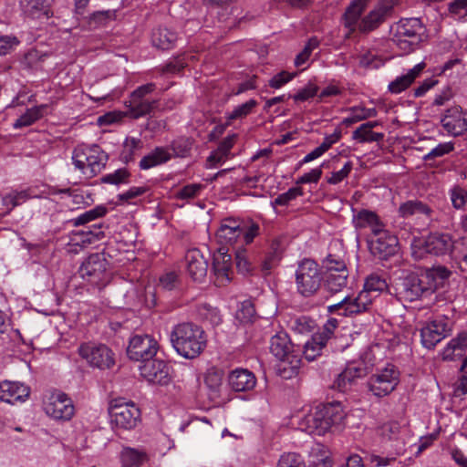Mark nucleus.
<instances>
[{
	"mask_svg": "<svg viewBox=\"0 0 467 467\" xmlns=\"http://www.w3.org/2000/svg\"><path fill=\"white\" fill-rule=\"evenodd\" d=\"M257 106L255 99H249L245 103H243L235 107L231 112L226 113L228 120H234L238 119H244L252 113L253 109Z\"/></svg>",
	"mask_w": 467,
	"mask_h": 467,
	"instance_id": "45",
	"label": "nucleus"
},
{
	"mask_svg": "<svg viewBox=\"0 0 467 467\" xmlns=\"http://www.w3.org/2000/svg\"><path fill=\"white\" fill-rule=\"evenodd\" d=\"M401 431L402 428L398 421H389L384 424L381 428L382 435L388 438L389 440L400 439Z\"/></svg>",
	"mask_w": 467,
	"mask_h": 467,
	"instance_id": "55",
	"label": "nucleus"
},
{
	"mask_svg": "<svg viewBox=\"0 0 467 467\" xmlns=\"http://www.w3.org/2000/svg\"><path fill=\"white\" fill-rule=\"evenodd\" d=\"M347 413L339 401L320 404L298 420V428L311 435H324L333 426L340 425Z\"/></svg>",
	"mask_w": 467,
	"mask_h": 467,
	"instance_id": "2",
	"label": "nucleus"
},
{
	"mask_svg": "<svg viewBox=\"0 0 467 467\" xmlns=\"http://www.w3.org/2000/svg\"><path fill=\"white\" fill-rule=\"evenodd\" d=\"M109 412L111 423L123 430L133 429L140 416L139 408L133 402H126L122 399L112 400Z\"/></svg>",
	"mask_w": 467,
	"mask_h": 467,
	"instance_id": "13",
	"label": "nucleus"
},
{
	"mask_svg": "<svg viewBox=\"0 0 467 467\" xmlns=\"http://www.w3.org/2000/svg\"><path fill=\"white\" fill-rule=\"evenodd\" d=\"M296 76V73H289L287 71H281L275 75L269 80V86L275 89H279L286 83L291 81Z\"/></svg>",
	"mask_w": 467,
	"mask_h": 467,
	"instance_id": "54",
	"label": "nucleus"
},
{
	"mask_svg": "<svg viewBox=\"0 0 467 467\" xmlns=\"http://www.w3.org/2000/svg\"><path fill=\"white\" fill-rule=\"evenodd\" d=\"M352 169L353 163L347 161L339 171L331 172L330 175L326 178V181L328 184L337 185L348 177Z\"/></svg>",
	"mask_w": 467,
	"mask_h": 467,
	"instance_id": "50",
	"label": "nucleus"
},
{
	"mask_svg": "<svg viewBox=\"0 0 467 467\" xmlns=\"http://www.w3.org/2000/svg\"><path fill=\"white\" fill-rule=\"evenodd\" d=\"M303 194V191L299 187H292L288 189L284 193L279 194L274 201H272L271 204L275 207L279 206H286L296 197L301 196Z\"/></svg>",
	"mask_w": 467,
	"mask_h": 467,
	"instance_id": "49",
	"label": "nucleus"
},
{
	"mask_svg": "<svg viewBox=\"0 0 467 467\" xmlns=\"http://www.w3.org/2000/svg\"><path fill=\"white\" fill-rule=\"evenodd\" d=\"M402 295L408 301H415L422 296L430 295L420 275H410L402 283Z\"/></svg>",
	"mask_w": 467,
	"mask_h": 467,
	"instance_id": "32",
	"label": "nucleus"
},
{
	"mask_svg": "<svg viewBox=\"0 0 467 467\" xmlns=\"http://www.w3.org/2000/svg\"><path fill=\"white\" fill-rule=\"evenodd\" d=\"M259 232V226L255 223H253L249 226L244 224L242 223V235L244 238V241L246 244L253 242L254 237L258 234Z\"/></svg>",
	"mask_w": 467,
	"mask_h": 467,
	"instance_id": "62",
	"label": "nucleus"
},
{
	"mask_svg": "<svg viewBox=\"0 0 467 467\" xmlns=\"http://www.w3.org/2000/svg\"><path fill=\"white\" fill-rule=\"evenodd\" d=\"M325 286L331 294L340 292L348 284V270L342 260L329 255L326 262Z\"/></svg>",
	"mask_w": 467,
	"mask_h": 467,
	"instance_id": "16",
	"label": "nucleus"
},
{
	"mask_svg": "<svg viewBox=\"0 0 467 467\" xmlns=\"http://www.w3.org/2000/svg\"><path fill=\"white\" fill-rule=\"evenodd\" d=\"M289 327L298 334H306L312 330L314 321L306 316L293 317L289 320Z\"/></svg>",
	"mask_w": 467,
	"mask_h": 467,
	"instance_id": "44",
	"label": "nucleus"
},
{
	"mask_svg": "<svg viewBox=\"0 0 467 467\" xmlns=\"http://www.w3.org/2000/svg\"><path fill=\"white\" fill-rule=\"evenodd\" d=\"M228 384L236 392L249 391L255 387L256 378L246 368H235L228 375Z\"/></svg>",
	"mask_w": 467,
	"mask_h": 467,
	"instance_id": "25",
	"label": "nucleus"
},
{
	"mask_svg": "<svg viewBox=\"0 0 467 467\" xmlns=\"http://www.w3.org/2000/svg\"><path fill=\"white\" fill-rule=\"evenodd\" d=\"M140 376L150 384L168 385L171 379L169 365L161 359H150L139 367Z\"/></svg>",
	"mask_w": 467,
	"mask_h": 467,
	"instance_id": "19",
	"label": "nucleus"
},
{
	"mask_svg": "<svg viewBox=\"0 0 467 467\" xmlns=\"http://www.w3.org/2000/svg\"><path fill=\"white\" fill-rule=\"evenodd\" d=\"M366 369L363 365L349 363L346 368L337 375L334 381V387L339 391H347L358 379L364 377Z\"/></svg>",
	"mask_w": 467,
	"mask_h": 467,
	"instance_id": "26",
	"label": "nucleus"
},
{
	"mask_svg": "<svg viewBox=\"0 0 467 467\" xmlns=\"http://www.w3.org/2000/svg\"><path fill=\"white\" fill-rule=\"evenodd\" d=\"M431 208L419 200L407 201L401 203L399 207V214L403 218L416 216L417 218L429 219L431 217Z\"/></svg>",
	"mask_w": 467,
	"mask_h": 467,
	"instance_id": "35",
	"label": "nucleus"
},
{
	"mask_svg": "<svg viewBox=\"0 0 467 467\" xmlns=\"http://www.w3.org/2000/svg\"><path fill=\"white\" fill-rule=\"evenodd\" d=\"M270 351L279 360L277 373L289 379L296 376L301 367V348L292 344L288 335L280 331L271 337Z\"/></svg>",
	"mask_w": 467,
	"mask_h": 467,
	"instance_id": "4",
	"label": "nucleus"
},
{
	"mask_svg": "<svg viewBox=\"0 0 467 467\" xmlns=\"http://www.w3.org/2000/svg\"><path fill=\"white\" fill-rule=\"evenodd\" d=\"M242 235V223L233 218H225L222 221L216 236L222 244H233Z\"/></svg>",
	"mask_w": 467,
	"mask_h": 467,
	"instance_id": "29",
	"label": "nucleus"
},
{
	"mask_svg": "<svg viewBox=\"0 0 467 467\" xmlns=\"http://www.w3.org/2000/svg\"><path fill=\"white\" fill-rule=\"evenodd\" d=\"M18 44L19 40L16 36H0V56L7 54Z\"/></svg>",
	"mask_w": 467,
	"mask_h": 467,
	"instance_id": "60",
	"label": "nucleus"
},
{
	"mask_svg": "<svg viewBox=\"0 0 467 467\" xmlns=\"http://www.w3.org/2000/svg\"><path fill=\"white\" fill-rule=\"evenodd\" d=\"M277 467H306V464L299 454L287 452L280 456Z\"/></svg>",
	"mask_w": 467,
	"mask_h": 467,
	"instance_id": "51",
	"label": "nucleus"
},
{
	"mask_svg": "<svg viewBox=\"0 0 467 467\" xmlns=\"http://www.w3.org/2000/svg\"><path fill=\"white\" fill-rule=\"evenodd\" d=\"M325 165V162L322 163L321 166L312 169L310 171L304 173L301 177H299L296 181L297 184H307V183H317L322 176V167Z\"/></svg>",
	"mask_w": 467,
	"mask_h": 467,
	"instance_id": "56",
	"label": "nucleus"
},
{
	"mask_svg": "<svg viewBox=\"0 0 467 467\" xmlns=\"http://www.w3.org/2000/svg\"><path fill=\"white\" fill-rule=\"evenodd\" d=\"M338 322L336 318H329L323 326L320 332L315 334L320 337V340L327 344V340L333 336L335 329L337 327Z\"/></svg>",
	"mask_w": 467,
	"mask_h": 467,
	"instance_id": "57",
	"label": "nucleus"
},
{
	"mask_svg": "<svg viewBox=\"0 0 467 467\" xmlns=\"http://www.w3.org/2000/svg\"><path fill=\"white\" fill-rule=\"evenodd\" d=\"M320 337L314 335L311 339L305 343L303 354L306 360L313 361L321 354V350L326 346V343L320 340Z\"/></svg>",
	"mask_w": 467,
	"mask_h": 467,
	"instance_id": "43",
	"label": "nucleus"
},
{
	"mask_svg": "<svg viewBox=\"0 0 467 467\" xmlns=\"http://www.w3.org/2000/svg\"><path fill=\"white\" fill-rule=\"evenodd\" d=\"M318 91V88L315 85L309 84L306 87L300 89L297 93L293 96L295 101H306L311 98H314Z\"/></svg>",
	"mask_w": 467,
	"mask_h": 467,
	"instance_id": "59",
	"label": "nucleus"
},
{
	"mask_svg": "<svg viewBox=\"0 0 467 467\" xmlns=\"http://www.w3.org/2000/svg\"><path fill=\"white\" fill-rule=\"evenodd\" d=\"M378 115L375 108H365L363 106H355L349 109V115L343 119L346 125H352L358 121L374 118Z\"/></svg>",
	"mask_w": 467,
	"mask_h": 467,
	"instance_id": "40",
	"label": "nucleus"
},
{
	"mask_svg": "<svg viewBox=\"0 0 467 467\" xmlns=\"http://www.w3.org/2000/svg\"><path fill=\"white\" fill-rule=\"evenodd\" d=\"M108 266L109 262L104 254H91L80 265L79 275L88 283L102 286L109 280Z\"/></svg>",
	"mask_w": 467,
	"mask_h": 467,
	"instance_id": "11",
	"label": "nucleus"
},
{
	"mask_svg": "<svg viewBox=\"0 0 467 467\" xmlns=\"http://www.w3.org/2000/svg\"><path fill=\"white\" fill-rule=\"evenodd\" d=\"M78 355L93 368L104 370L115 364L114 353L104 344L86 342L78 347Z\"/></svg>",
	"mask_w": 467,
	"mask_h": 467,
	"instance_id": "10",
	"label": "nucleus"
},
{
	"mask_svg": "<svg viewBox=\"0 0 467 467\" xmlns=\"http://www.w3.org/2000/svg\"><path fill=\"white\" fill-rule=\"evenodd\" d=\"M170 339L175 351L180 356L188 359L199 357L207 344L203 329L189 322L174 326L171 332Z\"/></svg>",
	"mask_w": 467,
	"mask_h": 467,
	"instance_id": "3",
	"label": "nucleus"
},
{
	"mask_svg": "<svg viewBox=\"0 0 467 467\" xmlns=\"http://www.w3.org/2000/svg\"><path fill=\"white\" fill-rule=\"evenodd\" d=\"M453 248V241L449 234H431L423 242L412 246V254L420 259L425 254L441 255L450 253Z\"/></svg>",
	"mask_w": 467,
	"mask_h": 467,
	"instance_id": "15",
	"label": "nucleus"
},
{
	"mask_svg": "<svg viewBox=\"0 0 467 467\" xmlns=\"http://www.w3.org/2000/svg\"><path fill=\"white\" fill-rule=\"evenodd\" d=\"M453 322L444 315H439L427 321L420 329V343L427 349H433L452 331Z\"/></svg>",
	"mask_w": 467,
	"mask_h": 467,
	"instance_id": "9",
	"label": "nucleus"
},
{
	"mask_svg": "<svg viewBox=\"0 0 467 467\" xmlns=\"http://www.w3.org/2000/svg\"><path fill=\"white\" fill-rule=\"evenodd\" d=\"M400 382V372L394 365L388 364L373 374L368 381L369 391L378 398L389 395Z\"/></svg>",
	"mask_w": 467,
	"mask_h": 467,
	"instance_id": "12",
	"label": "nucleus"
},
{
	"mask_svg": "<svg viewBox=\"0 0 467 467\" xmlns=\"http://www.w3.org/2000/svg\"><path fill=\"white\" fill-rule=\"evenodd\" d=\"M398 1L379 0L377 5L365 16L360 18L369 0H352L343 16L344 26L348 28L349 34L356 30L362 33L370 32L386 20Z\"/></svg>",
	"mask_w": 467,
	"mask_h": 467,
	"instance_id": "1",
	"label": "nucleus"
},
{
	"mask_svg": "<svg viewBox=\"0 0 467 467\" xmlns=\"http://www.w3.org/2000/svg\"><path fill=\"white\" fill-rule=\"evenodd\" d=\"M47 108L48 106L47 104H41L26 109V110L13 123V128L17 130L33 125L44 117Z\"/></svg>",
	"mask_w": 467,
	"mask_h": 467,
	"instance_id": "37",
	"label": "nucleus"
},
{
	"mask_svg": "<svg viewBox=\"0 0 467 467\" xmlns=\"http://www.w3.org/2000/svg\"><path fill=\"white\" fill-rule=\"evenodd\" d=\"M171 159V153L169 148L156 147L140 160L139 166L141 170H149L166 163Z\"/></svg>",
	"mask_w": 467,
	"mask_h": 467,
	"instance_id": "36",
	"label": "nucleus"
},
{
	"mask_svg": "<svg viewBox=\"0 0 467 467\" xmlns=\"http://www.w3.org/2000/svg\"><path fill=\"white\" fill-rule=\"evenodd\" d=\"M454 150V143L451 141L439 143L436 147L431 149L423 159L425 161L434 160L436 158L442 157L449 154Z\"/></svg>",
	"mask_w": 467,
	"mask_h": 467,
	"instance_id": "52",
	"label": "nucleus"
},
{
	"mask_svg": "<svg viewBox=\"0 0 467 467\" xmlns=\"http://www.w3.org/2000/svg\"><path fill=\"white\" fill-rule=\"evenodd\" d=\"M352 222L356 229L369 228L373 235L382 233L386 228L378 214L367 209H362L354 214Z\"/></svg>",
	"mask_w": 467,
	"mask_h": 467,
	"instance_id": "27",
	"label": "nucleus"
},
{
	"mask_svg": "<svg viewBox=\"0 0 467 467\" xmlns=\"http://www.w3.org/2000/svg\"><path fill=\"white\" fill-rule=\"evenodd\" d=\"M193 140L187 137H179L171 143V150L174 157L186 158L191 154Z\"/></svg>",
	"mask_w": 467,
	"mask_h": 467,
	"instance_id": "42",
	"label": "nucleus"
},
{
	"mask_svg": "<svg viewBox=\"0 0 467 467\" xmlns=\"http://www.w3.org/2000/svg\"><path fill=\"white\" fill-rule=\"evenodd\" d=\"M120 457L125 467H138L148 461L146 452L130 447L122 450Z\"/></svg>",
	"mask_w": 467,
	"mask_h": 467,
	"instance_id": "39",
	"label": "nucleus"
},
{
	"mask_svg": "<svg viewBox=\"0 0 467 467\" xmlns=\"http://www.w3.org/2000/svg\"><path fill=\"white\" fill-rule=\"evenodd\" d=\"M148 191V188L145 186H133L130 187L126 192L119 194V200L121 201H130L133 198L141 196Z\"/></svg>",
	"mask_w": 467,
	"mask_h": 467,
	"instance_id": "63",
	"label": "nucleus"
},
{
	"mask_svg": "<svg viewBox=\"0 0 467 467\" xmlns=\"http://www.w3.org/2000/svg\"><path fill=\"white\" fill-rule=\"evenodd\" d=\"M176 41L177 34L166 27L157 28L151 35L152 45L162 50L172 48Z\"/></svg>",
	"mask_w": 467,
	"mask_h": 467,
	"instance_id": "38",
	"label": "nucleus"
},
{
	"mask_svg": "<svg viewBox=\"0 0 467 467\" xmlns=\"http://www.w3.org/2000/svg\"><path fill=\"white\" fill-rule=\"evenodd\" d=\"M178 275L174 272L164 274L160 278V285L164 289L171 290L176 286Z\"/></svg>",
	"mask_w": 467,
	"mask_h": 467,
	"instance_id": "64",
	"label": "nucleus"
},
{
	"mask_svg": "<svg viewBox=\"0 0 467 467\" xmlns=\"http://www.w3.org/2000/svg\"><path fill=\"white\" fill-rule=\"evenodd\" d=\"M391 30L393 43L405 53L414 50L424 32L421 21L416 17L400 19Z\"/></svg>",
	"mask_w": 467,
	"mask_h": 467,
	"instance_id": "7",
	"label": "nucleus"
},
{
	"mask_svg": "<svg viewBox=\"0 0 467 467\" xmlns=\"http://www.w3.org/2000/svg\"><path fill=\"white\" fill-rule=\"evenodd\" d=\"M296 291L304 297L317 294L321 287L323 276L318 265L311 259H304L296 270Z\"/></svg>",
	"mask_w": 467,
	"mask_h": 467,
	"instance_id": "8",
	"label": "nucleus"
},
{
	"mask_svg": "<svg viewBox=\"0 0 467 467\" xmlns=\"http://www.w3.org/2000/svg\"><path fill=\"white\" fill-rule=\"evenodd\" d=\"M30 396V388L19 381H0V402L15 405L26 402Z\"/></svg>",
	"mask_w": 467,
	"mask_h": 467,
	"instance_id": "21",
	"label": "nucleus"
},
{
	"mask_svg": "<svg viewBox=\"0 0 467 467\" xmlns=\"http://www.w3.org/2000/svg\"><path fill=\"white\" fill-rule=\"evenodd\" d=\"M23 14L32 19H48L53 12L47 0H20Z\"/></svg>",
	"mask_w": 467,
	"mask_h": 467,
	"instance_id": "30",
	"label": "nucleus"
},
{
	"mask_svg": "<svg viewBox=\"0 0 467 467\" xmlns=\"http://www.w3.org/2000/svg\"><path fill=\"white\" fill-rule=\"evenodd\" d=\"M467 350V333H460L456 337L451 339L440 355L442 360L454 361L461 359Z\"/></svg>",
	"mask_w": 467,
	"mask_h": 467,
	"instance_id": "33",
	"label": "nucleus"
},
{
	"mask_svg": "<svg viewBox=\"0 0 467 467\" xmlns=\"http://www.w3.org/2000/svg\"><path fill=\"white\" fill-rule=\"evenodd\" d=\"M449 15L457 21H467V0H454L448 5Z\"/></svg>",
	"mask_w": 467,
	"mask_h": 467,
	"instance_id": "46",
	"label": "nucleus"
},
{
	"mask_svg": "<svg viewBox=\"0 0 467 467\" xmlns=\"http://www.w3.org/2000/svg\"><path fill=\"white\" fill-rule=\"evenodd\" d=\"M373 300L366 291H360L357 295L346 296L341 301L337 304L327 306L330 313L337 312L341 316H352L368 309Z\"/></svg>",
	"mask_w": 467,
	"mask_h": 467,
	"instance_id": "17",
	"label": "nucleus"
},
{
	"mask_svg": "<svg viewBox=\"0 0 467 467\" xmlns=\"http://www.w3.org/2000/svg\"><path fill=\"white\" fill-rule=\"evenodd\" d=\"M130 172L126 168H120L108 173L101 178V182L107 184L119 185L129 182Z\"/></svg>",
	"mask_w": 467,
	"mask_h": 467,
	"instance_id": "47",
	"label": "nucleus"
},
{
	"mask_svg": "<svg viewBox=\"0 0 467 467\" xmlns=\"http://www.w3.org/2000/svg\"><path fill=\"white\" fill-rule=\"evenodd\" d=\"M236 136L234 134L224 138L217 149L211 152L207 158V168L213 169L224 163L231 156Z\"/></svg>",
	"mask_w": 467,
	"mask_h": 467,
	"instance_id": "34",
	"label": "nucleus"
},
{
	"mask_svg": "<svg viewBox=\"0 0 467 467\" xmlns=\"http://www.w3.org/2000/svg\"><path fill=\"white\" fill-rule=\"evenodd\" d=\"M184 261L186 272L193 281L202 282L204 280L208 271V261L199 249L188 250Z\"/></svg>",
	"mask_w": 467,
	"mask_h": 467,
	"instance_id": "23",
	"label": "nucleus"
},
{
	"mask_svg": "<svg viewBox=\"0 0 467 467\" xmlns=\"http://www.w3.org/2000/svg\"><path fill=\"white\" fill-rule=\"evenodd\" d=\"M43 409L48 417L56 420H69L75 413L71 399L67 394L57 390L45 396Z\"/></svg>",
	"mask_w": 467,
	"mask_h": 467,
	"instance_id": "14",
	"label": "nucleus"
},
{
	"mask_svg": "<svg viewBox=\"0 0 467 467\" xmlns=\"http://www.w3.org/2000/svg\"><path fill=\"white\" fill-rule=\"evenodd\" d=\"M204 189L202 183H191L183 186L176 192V198L179 200H191L200 196Z\"/></svg>",
	"mask_w": 467,
	"mask_h": 467,
	"instance_id": "48",
	"label": "nucleus"
},
{
	"mask_svg": "<svg viewBox=\"0 0 467 467\" xmlns=\"http://www.w3.org/2000/svg\"><path fill=\"white\" fill-rule=\"evenodd\" d=\"M385 289H387L386 280L377 274H371L366 278L362 291H366L374 300Z\"/></svg>",
	"mask_w": 467,
	"mask_h": 467,
	"instance_id": "41",
	"label": "nucleus"
},
{
	"mask_svg": "<svg viewBox=\"0 0 467 467\" xmlns=\"http://www.w3.org/2000/svg\"><path fill=\"white\" fill-rule=\"evenodd\" d=\"M443 130L451 136L458 137L467 132V109L461 107L448 109L441 119Z\"/></svg>",
	"mask_w": 467,
	"mask_h": 467,
	"instance_id": "20",
	"label": "nucleus"
},
{
	"mask_svg": "<svg viewBox=\"0 0 467 467\" xmlns=\"http://www.w3.org/2000/svg\"><path fill=\"white\" fill-rule=\"evenodd\" d=\"M213 271L215 275V285L223 286L231 280L232 274V256L227 252L219 249L213 254Z\"/></svg>",
	"mask_w": 467,
	"mask_h": 467,
	"instance_id": "24",
	"label": "nucleus"
},
{
	"mask_svg": "<svg viewBox=\"0 0 467 467\" xmlns=\"http://www.w3.org/2000/svg\"><path fill=\"white\" fill-rule=\"evenodd\" d=\"M374 239L369 241L370 252L379 259H387L396 254L398 250V239L386 228L382 233L376 234Z\"/></svg>",
	"mask_w": 467,
	"mask_h": 467,
	"instance_id": "22",
	"label": "nucleus"
},
{
	"mask_svg": "<svg viewBox=\"0 0 467 467\" xmlns=\"http://www.w3.org/2000/svg\"><path fill=\"white\" fill-rule=\"evenodd\" d=\"M255 314L254 307L250 301H244L236 311V318L241 323L251 322Z\"/></svg>",
	"mask_w": 467,
	"mask_h": 467,
	"instance_id": "53",
	"label": "nucleus"
},
{
	"mask_svg": "<svg viewBox=\"0 0 467 467\" xmlns=\"http://www.w3.org/2000/svg\"><path fill=\"white\" fill-rule=\"evenodd\" d=\"M438 80L434 78H428L424 79L415 89L414 97L420 98L424 96L430 89L437 85Z\"/></svg>",
	"mask_w": 467,
	"mask_h": 467,
	"instance_id": "61",
	"label": "nucleus"
},
{
	"mask_svg": "<svg viewBox=\"0 0 467 467\" xmlns=\"http://www.w3.org/2000/svg\"><path fill=\"white\" fill-rule=\"evenodd\" d=\"M108 159V154L96 144L78 145L71 158L74 169L87 179L98 175L106 166Z\"/></svg>",
	"mask_w": 467,
	"mask_h": 467,
	"instance_id": "6",
	"label": "nucleus"
},
{
	"mask_svg": "<svg viewBox=\"0 0 467 467\" xmlns=\"http://www.w3.org/2000/svg\"><path fill=\"white\" fill-rule=\"evenodd\" d=\"M451 275V272L442 265L426 269L420 274L423 284H425L430 294L433 293L439 287L443 286Z\"/></svg>",
	"mask_w": 467,
	"mask_h": 467,
	"instance_id": "28",
	"label": "nucleus"
},
{
	"mask_svg": "<svg viewBox=\"0 0 467 467\" xmlns=\"http://www.w3.org/2000/svg\"><path fill=\"white\" fill-rule=\"evenodd\" d=\"M154 83H147L137 88L125 101L126 112H109L99 118L100 125L112 124L119 121L123 116L132 119L143 117L152 110L156 101L150 96L155 90Z\"/></svg>",
	"mask_w": 467,
	"mask_h": 467,
	"instance_id": "5",
	"label": "nucleus"
},
{
	"mask_svg": "<svg viewBox=\"0 0 467 467\" xmlns=\"http://www.w3.org/2000/svg\"><path fill=\"white\" fill-rule=\"evenodd\" d=\"M426 67L424 62L416 64L412 68H410L406 73L398 76L394 80L389 84V91L393 94H399L408 88L412 82L420 77Z\"/></svg>",
	"mask_w": 467,
	"mask_h": 467,
	"instance_id": "31",
	"label": "nucleus"
},
{
	"mask_svg": "<svg viewBox=\"0 0 467 467\" xmlns=\"http://www.w3.org/2000/svg\"><path fill=\"white\" fill-rule=\"evenodd\" d=\"M452 205L456 209L462 208L467 202V192L462 188H454L451 192Z\"/></svg>",
	"mask_w": 467,
	"mask_h": 467,
	"instance_id": "58",
	"label": "nucleus"
},
{
	"mask_svg": "<svg viewBox=\"0 0 467 467\" xmlns=\"http://www.w3.org/2000/svg\"><path fill=\"white\" fill-rule=\"evenodd\" d=\"M159 345L155 338L149 335H135L130 339L127 354L130 359L146 362L156 355Z\"/></svg>",
	"mask_w": 467,
	"mask_h": 467,
	"instance_id": "18",
	"label": "nucleus"
}]
</instances>
